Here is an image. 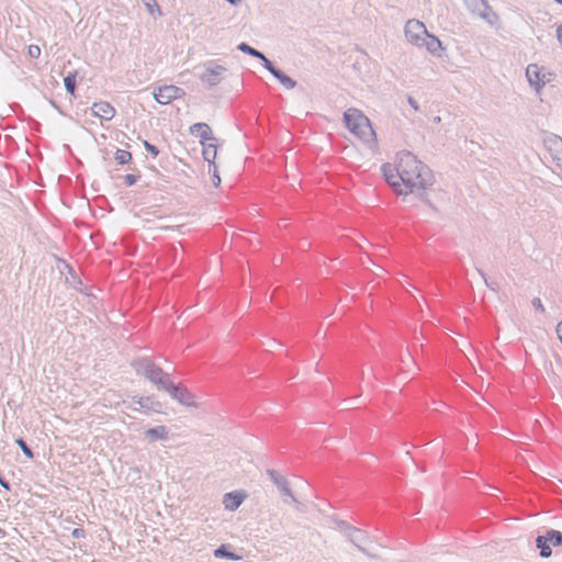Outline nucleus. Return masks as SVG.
I'll list each match as a JSON object with an SVG mask.
<instances>
[{"label":"nucleus","instance_id":"39448f33","mask_svg":"<svg viewBox=\"0 0 562 562\" xmlns=\"http://www.w3.org/2000/svg\"><path fill=\"white\" fill-rule=\"evenodd\" d=\"M463 2L471 14L484 20L491 26L497 23L498 15L486 0H463Z\"/></svg>","mask_w":562,"mask_h":562},{"label":"nucleus","instance_id":"bb28decb","mask_svg":"<svg viewBox=\"0 0 562 562\" xmlns=\"http://www.w3.org/2000/svg\"><path fill=\"white\" fill-rule=\"evenodd\" d=\"M144 146L154 156L158 155V149L154 145L149 144L147 140L144 142Z\"/></svg>","mask_w":562,"mask_h":562},{"label":"nucleus","instance_id":"c85d7f7f","mask_svg":"<svg viewBox=\"0 0 562 562\" xmlns=\"http://www.w3.org/2000/svg\"><path fill=\"white\" fill-rule=\"evenodd\" d=\"M124 181L127 186H132L136 182V177L134 175H126Z\"/></svg>","mask_w":562,"mask_h":562},{"label":"nucleus","instance_id":"79ce46f5","mask_svg":"<svg viewBox=\"0 0 562 562\" xmlns=\"http://www.w3.org/2000/svg\"><path fill=\"white\" fill-rule=\"evenodd\" d=\"M435 122L439 123L440 122V116H436L435 117Z\"/></svg>","mask_w":562,"mask_h":562},{"label":"nucleus","instance_id":"473e14b6","mask_svg":"<svg viewBox=\"0 0 562 562\" xmlns=\"http://www.w3.org/2000/svg\"><path fill=\"white\" fill-rule=\"evenodd\" d=\"M557 36H558V40L562 46V24L558 27L557 30Z\"/></svg>","mask_w":562,"mask_h":562},{"label":"nucleus","instance_id":"ddd939ff","mask_svg":"<svg viewBox=\"0 0 562 562\" xmlns=\"http://www.w3.org/2000/svg\"><path fill=\"white\" fill-rule=\"evenodd\" d=\"M91 110L95 116L106 121L111 120L115 114L114 108L104 101L93 103Z\"/></svg>","mask_w":562,"mask_h":562},{"label":"nucleus","instance_id":"c756f323","mask_svg":"<svg viewBox=\"0 0 562 562\" xmlns=\"http://www.w3.org/2000/svg\"><path fill=\"white\" fill-rule=\"evenodd\" d=\"M408 103H409V105H411L415 111H418V110H419L418 102H417L414 98L409 97V98H408Z\"/></svg>","mask_w":562,"mask_h":562},{"label":"nucleus","instance_id":"a18cd8bd","mask_svg":"<svg viewBox=\"0 0 562 562\" xmlns=\"http://www.w3.org/2000/svg\"><path fill=\"white\" fill-rule=\"evenodd\" d=\"M557 1L562 4V0H557Z\"/></svg>","mask_w":562,"mask_h":562},{"label":"nucleus","instance_id":"a211bd4d","mask_svg":"<svg viewBox=\"0 0 562 562\" xmlns=\"http://www.w3.org/2000/svg\"><path fill=\"white\" fill-rule=\"evenodd\" d=\"M146 378L155 384H161L162 371L158 368H150L146 371Z\"/></svg>","mask_w":562,"mask_h":562},{"label":"nucleus","instance_id":"2eb2a0df","mask_svg":"<svg viewBox=\"0 0 562 562\" xmlns=\"http://www.w3.org/2000/svg\"><path fill=\"white\" fill-rule=\"evenodd\" d=\"M191 134L200 137L201 140H205L206 138H212V131L210 126L205 123H196L190 127Z\"/></svg>","mask_w":562,"mask_h":562},{"label":"nucleus","instance_id":"37998d69","mask_svg":"<svg viewBox=\"0 0 562 562\" xmlns=\"http://www.w3.org/2000/svg\"><path fill=\"white\" fill-rule=\"evenodd\" d=\"M345 404H346V406L350 405V401L345 400Z\"/></svg>","mask_w":562,"mask_h":562},{"label":"nucleus","instance_id":"2f4dec72","mask_svg":"<svg viewBox=\"0 0 562 562\" xmlns=\"http://www.w3.org/2000/svg\"><path fill=\"white\" fill-rule=\"evenodd\" d=\"M555 333H557L559 339L562 342V321L558 323L557 328H555Z\"/></svg>","mask_w":562,"mask_h":562},{"label":"nucleus","instance_id":"6ab92c4d","mask_svg":"<svg viewBox=\"0 0 562 562\" xmlns=\"http://www.w3.org/2000/svg\"><path fill=\"white\" fill-rule=\"evenodd\" d=\"M114 159L117 164L125 165L132 160V154L124 149H117L114 154Z\"/></svg>","mask_w":562,"mask_h":562},{"label":"nucleus","instance_id":"e433bc0d","mask_svg":"<svg viewBox=\"0 0 562 562\" xmlns=\"http://www.w3.org/2000/svg\"><path fill=\"white\" fill-rule=\"evenodd\" d=\"M213 75H215V71H214V70H210V71H207V72L205 74V77H206V79H207L209 81H211V80H212V79H211V76H213Z\"/></svg>","mask_w":562,"mask_h":562},{"label":"nucleus","instance_id":"393cba45","mask_svg":"<svg viewBox=\"0 0 562 562\" xmlns=\"http://www.w3.org/2000/svg\"><path fill=\"white\" fill-rule=\"evenodd\" d=\"M27 54L31 58H38L41 55V48L37 45H30L27 48Z\"/></svg>","mask_w":562,"mask_h":562},{"label":"nucleus","instance_id":"72a5a7b5","mask_svg":"<svg viewBox=\"0 0 562 562\" xmlns=\"http://www.w3.org/2000/svg\"><path fill=\"white\" fill-rule=\"evenodd\" d=\"M479 273H480V276L483 278L484 283H485L487 286H490L492 290H495V285H491V284H488L487 280H486V278H485V274H484L481 270H479Z\"/></svg>","mask_w":562,"mask_h":562},{"label":"nucleus","instance_id":"f3484780","mask_svg":"<svg viewBox=\"0 0 562 562\" xmlns=\"http://www.w3.org/2000/svg\"><path fill=\"white\" fill-rule=\"evenodd\" d=\"M536 543L537 547L540 549V555L542 558H549L552 554L547 536H538L536 539Z\"/></svg>","mask_w":562,"mask_h":562},{"label":"nucleus","instance_id":"4c0bfd02","mask_svg":"<svg viewBox=\"0 0 562 562\" xmlns=\"http://www.w3.org/2000/svg\"><path fill=\"white\" fill-rule=\"evenodd\" d=\"M167 390L170 392V394H171L172 396H175V397L177 396V395H176V392L178 391V389H177V387H171V389H170V387H168Z\"/></svg>","mask_w":562,"mask_h":562},{"label":"nucleus","instance_id":"0eeeda50","mask_svg":"<svg viewBox=\"0 0 562 562\" xmlns=\"http://www.w3.org/2000/svg\"><path fill=\"white\" fill-rule=\"evenodd\" d=\"M345 530L347 538L358 548L359 551L371 559L378 558V554L369 548L371 539L367 532L347 525L345 526Z\"/></svg>","mask_w":562,"mask_h":562},{"label":"nucleus","instance_id":"c03bdc74","mask_svg":"<svg viewBox=\"0 0 562 562\" xmlns=\"http://www.w3.org/2000/svg\"><path fill=\"white\" fill-rule=\"evenodd\" d=\"M402 363H406V360L404 358L401 359Z\"/></svg>","mask_w":562,"mask_h":562},{"label":"nucleus","instance_id":"c9c22d12","mask_svg":"<svg viewBox=\"0 0 562 562\" xmlns=\"http://www.w3.org/2000/svg\"><path fill=\"white\" fill-rule=\"evenodd\" d=\"M282 502H283L285 505H290V504H292V505H293V503H292L291 498L285 497V496H282Z\"/></svg>","mask_w":562,"mask_h":562},{"label":"nucleus","instance_id":"9d476101","mask_svg":"<svg viewBox=\"0 0 562 562\" xmlns=\"http://www.w3.org/2000/svg\"><path fill=\"white\" fill-rule=\"evenodd\" d=\"M170 437V429L166 425L149 427L144 431V438L149 443L167 441Z\"/></svg>","mask_w":562,"mask_h":562},{"label":"nucleus","instance_id":"a878e982","mask_svg":"<svg viewBox=\"0 0 562 562\" xmlns=\"http://www.w3.org/2000/svg\"><path fill=\"white\" fill-rule=\"evenodd\" d=\"M532 306L537 310H539L541 313L546 312L544 306L542 305V302L539 297H535L531 302Z\"/></svg>","mask_w":562,"mask_h":562},{"label":"nucleus","instance_id":"7ed1b4c3","mask_svg":"<svg viewBox=\"0 0 562 562\" xmlns=\"http://www.w3.org/2000/svg\"><path fill=\"white\" fill-rule=\"evenodd\" d=\"M407 42L417 48H426L430 54L440 56L442 49L441 42L428 33L425 24L418 20H408L404 29Z\"/></svg>","mask_w":562,"mask_h":562},{"label":"nucleus","instance_id":"423d86ee","mask_svg":"<svg viewBox=\"0 0 562 562\" xmlns=\"http://www.w3.org/2000/svg\"><path fill=\"white\" fill-rule=\"evenodd\" d=\"M526 77L529 85L536 90V92H540L547 83L553 80V74L537 64H530L527 66Z\"/></svg>","mask_w":562,"mask_h":562},{"label":"nucleus","instance_id":"f8f14e48","mask_svg":"<svg viewBox=\"0 0 562 562\" xmlns=\"http://www.w3.org/2000/svg\"><path fill=\"white\" fill-rule=\"evenodd\" d=\"M266 69L269 70L285 89L290 90L295 87L296 82L281 70L273 67L270 60H266Z\"/></svg>","mask_w":562,"mask_h":562},{"label":"nucleus","instance_id":"4be33fe9","mask_svg":"<svg viewBox=\"0 0 562 562\" xmlns=\"http://www.w3.org/2000/svg\"><path fill=\"white\" fill-rule=\"evenodd\" d=\"M214 555L216 558H228V559H232V560H237L239 559V557L235 555L234 553L232 552H228L226 550V547L225 546H222L221 548L216 549L214 551Z\"/></svg>","mask_w":562,"mask_h":562},{"label":"nucleus","instance_id":"cd10ccee","mask_svg":"<svg viewBox=\"0 0 562 562\" xmlns=\"http://www.w3.org/2000/svg\"><path fill=\"white\" fill-rule=\"evenodd\" d=\"M72 537L75 538H83L85 537V530L81 528H75L71 532Z\"/></svg>","mask_w":562,"mask_h":562},{"label":"nucleus","instance_id":"aec40b11","mask_svg":"<svg viewBox=\"0 0 562 562\" xmlns=\"http://www.w3.org/2000/svg\"><path fill=\"white\" fill-rule=\"evenodd\" d=\"M546 536L549 542L552 543L553 546L562 544V532L551 529L547 531Z\"/></svg>","mask_w":562,"mask_h":562},{"label":"nucleus","instance_id":"f257e3e1","mask_svg":"<svg viewBox=\"0 0 562 562\" xmlns=\"http://www.w3.org/2000/svg\"><path fill=\"white\" fill-rule=\"evenodd\" d=\"M382 172L398 195L415 194L426 201V191L434 184L431 170L411 151L398 153L394 165H383Z\"/></svg>","mask_w":562,"mask_h":562},{"label":"nucleus","instance_id":"ea45409f","mask_svg":"<svg viewBox=\"0 0 562 562\" xmlns=\"http://www.w3.org/2000/svg\"><path fill=\"white\" fill-rule=\"evenodd\" d=\"M0 483H1V485H2L4 488L9 490V484H8V483H5L4 481H2L1 479H0Z\"/></svg>","mask_w":562,"mask_h":562},{"label":"nucleus","instance_id":"f03ea898","mask_svg":"<svg viewBox=\"0 0 562 562\" xmlns=\"http://www.w3.org/2000/svg\"><path fill=\"white\" fill-rule=\"evenodd\" d=\"M248 515L250 516L251 530L262 537L279 529V524L274 521L276 514L269 504L268 493L260 486L251 492Z\"/></svg>","mask_w":562,"mask_h":562},{"label":"nucleus","instance_id":"20e7f679","mask_svg":"<svg viewBox=\"0 0 562 562\" xmlns=\"http://www.w3.org/2000/svg\"><path fill=\"white\" fill-rule=\"evenodd\" d=\"M346 127L370 149L376 147L375 133L370 120L358 109L350 108L344 113Z\"/></svg>","mask_w":562,"mask_h":562},{"label":"nucleus","instance_id":"dca6fc26","mask_svg":"<svg viewBox=\"0 0 562 562\" xmlns=\"http://www.w3.org/2000/svg\"><path fill=\"white\" fill-rule=\"evenodd\" d=\"M223 503L225 508L234 510L243 503V496L240 494L228 493L225 495Z\"/></svg>","mask_w":562,"mask_h":562},{"label":"nucleus","instance_id":"412c9836","mask_svg":"<svg viewBox=\"0 0 562 562\" xmlns=\"http://www.w3.org/2000/svg\"><path fill=\"white\" fill-rule=\"evenodd\" d=\"M65 87L70 94L75 93L76 74H69L64 79Z\"/></svg>","mask_w":562,"mask_h":562},{"label":"nucleus","instance_id":"6e6552de","mask_svg":"<svg viewBox=\"0 0 562 562\" xmlns=\"http://www.w3.org/2000/svg\"><path fill=\"white\" fill-rule=\"evenodd\" d=\"M267 474L268 476L270 477V480L272 481V483L277 486V488L279 490L281 496H285V497H289L291 498L292 503H293V506L295 508V510L300 512V513H304L305 512V506L303 503H301L293 494L291 487H290V483L289 481L282 476L281 474H279L277 471L274 470H268L267 471Z\"/></svg>","mask_w":562,"mask_h":562},{"label":"nucleus","instance_id":"9b49d317","mask_svg":"<svg viewBox=\"0 0 562 562\" xmlns=\"http://www.w3.org/2000/svg\"><path fill=\"white\" fill-rule=\"evenodd\" d=\"M201 145L204 159L213 166L217 156V139L215 137L206 138L205 140H201Z\"/></svg>","mask_w":562,"mask_h":562},{"label":"nucleus","instance_id":"1a4fd4ad","mask_svg":"<svg viewBox=\"0 0 562 562\" xmlns=\"http://www.w3.org/2000/svg\"><path fill=\"white\" fill-rule=\"evenodd\" d=\"M183 94L182 89L172 85L159 87L154 92L156 101L160 104H168L171 101L181 98Z\"/></svg>","mask_w":562,"mask_h":562},{"label":"nucleus","instance_id":"f704fd0d","mask_svg":"<svg viewBox=\"0 0 562 562\" xmlns=\"http://www.w3.org/2000/svg\"><path fill=\"white\" fill-rule=\"evenodd\" d=\"M251 445H252V447H254V448H258V447H260V446H261V441L259 440V438H257V437H256V438L252 440Z\"/></svg>","mask_w":562,"mask_h":562},{"label":"nucleus","instance_id":"7c9ffc66","mask_svg":"<svg viewBox=\"0 0 562 562\" xmlns=\"http://www.w3.org/2000/svg\"><path fill=\"white\" fill-rule=\"evenodd\" d=\"M211 167L213 168L214 184H215V186H218V184H220V182H221V179H220V177H218V176H217V173H216V167H215L214 165H213V166H211ZM211 171H212V170L210 169V172H211Z\"/></svg>","mask_w":562,"mask_h":562},{"label":"nucleus","instance_id":"58836bf2","mask_svg":"<svg viewBox=\"0 0 562 562\" xmlns=\"http://www.w3.org/2000/svg\"><path fill=\"white\" fill-rule=\"evenodd\" d=\"M238 48H239L240 50H243V52H246V49H247L246 43H240V44L238 45Z\"/></svg>","mask_w":562,"mask_h":562},{"label":"nucleus","instance_id":"b1692460","mask_svg":"<svg viewBox=\"0 0 562 562\" xmlns=\"http://www.w3.org/2000/svg\"><path fill=\"white\" fill-rule=\"evenodd\" d=\"M248 55L261 59L262 60V65L266 68V60H268V59L266 58V56L262 53H260L259 50L248 46Z\"/></svg>","mask_w":562,"mask_h":562},{"label":"nucleus","instance_id":"a19ab883","mask_svg":"<svg viewBox=\"0 0 562 562\" xmlns=\"http://www.w3.org/2000/svg\"><path fill=\"white\" fill-rule=\"evenodd\" d=\"M411 362H412L413 367H414L416 370H418V367H417L416 362H414L413 360H411Z\"/></svg>","mask_w":562,"mask_h":562},{"label":"nucleus","instance_id":"5701e85b","mask_svg":"<svg viewBox=\"0 0 562 562\" xmlns=\"http://www.w3.org/2000/svg\"><path fill=\"white\" fill-rule=\"evenodd\" d=\"M20 448L22 449L23 453L29 458V459H32L33 458V452L32 450L26 446L25 441L23 439H16L15 441Z\"/></svg>","mask_w":562,"mask_h":562},{"label":"nucleus","instance_id":"4468645a","mask_svg":"<svg viewBox=\"0 0 562 562\" xmlns=\"http://www.w3.org/2000/svg\"><path fill=\"white\" fill-rule=\"evenodd\" d=\"M135 402L145 412H155V413H159V414L162 413V411L160 409L161 404L158 401H156L153 396L135 397Z\"/></svg>","mask_w":562,"mask_h":562}]
</instances>
